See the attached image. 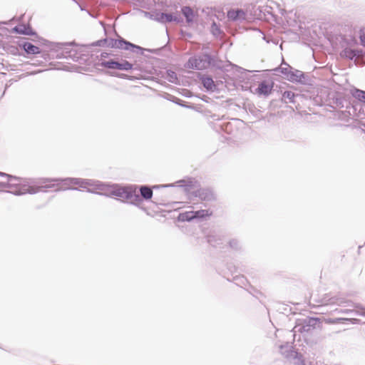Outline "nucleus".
<instances>
[{
    "mask_svg": "<svg viewBox=\"0 0 365 365\" xmlns=\"http://www.w3.org/2000/svg\"><path fill=\"white\" fill-rule=\"evenodd\" d=\"M110 45H111V47H113V48H123L124 45H130V44L124 41H122V40H112Z\"/></svg>",
    "mask_w": 365,
    "mask_h": 365,
    "instance_id": "15",
    "label": "nucleus"
},
{
    "mask_svg": "<svg viewBox=\"0 0 365 365\" xmlns=\"http://www.w3.org/2000/svg\"><path fill=\"white\" fill-rule=\"evenodd\" d=\"M227 17L231 20H237L238 19L245 18V13L242 10H230L227 12Z\"/></svg>",
    "mask_w": 365,
    "mask_h": 365,
    "instance_id": "9",
    "label": "nucleus"
},
{
    "mask_svg": "<svg viewBox=\"0 0 365 365\" xmlns=\"http://www.w3.org/2000/svg\"><path fill=\"white\" fill-rule=\"evenodd\" d=\"M178 218L182 222L191 221L196 218V215H195V211H186L180 213Z\"/></svg>",
    "mask_w": 365,
    "mask_h": 365,
    "instance_id": "8",
    "label": "nucleus"
},
{
    "mask_svg": "<svg viewBox=\"0 0 365 365\" xmlns=\"http://www.w3.org/2000/svg\"><path fill=\"white\" fill-rule=\"evenodd\" d=\"M59 185H61V179L41 178L37 182L36 185H31L26 182L22 183L21 192L22 194L36 193L42 188H51Z\"/></svg>",
    "mask_w": 365,
    "mask_h": 365,
    "instance_id": "1",
    "label": "nucleus"
},
{
    "mask_svg": "<svg viewBox=\"0 0 365 365\" xmlns=\"http://www.w3.org/2000/svg\"><path fill=\"white\" fill-rule=\"evenodd\" d=\"M287 96H290V93L289 92L287 93Z\"/></svg>",
    "mask_w": 365,
    "mask_h": 365,
    "instance_id": "21",
    "label": "nucleus"
},
{
    "mask_svg": "<svg viewBox=\"0 0 365 365\" xmlns=\"http://www.w3.org/2000/svg\"><path fill=\"white\" fill-rule=\"evenodd\" d=\"M196 196L202 201H209L214 198L212 190L207 188L200 189L196 191Z\"/></svg>",
    "mask_w": 365,
    "mask_h": 365,
    "instance_id": "6",
    "label": "nucleus"
},
{
    "mask_svg": "<svg viewBox=\"0 0 365 365\" xmlns=\"http://www.w3.org/2000/svg\"><path fill=\"white\" fill-rule=\"evenodd\" d=\"M140 195L145 200H150L152 198L153 196V190L147 187V186H142L140 189Z\"/></svg>",
    "mask_w": 365,
    "mask_h": 365,
    "instance_id": "11",
    "label": "nucleus"
},
{
    "mask_svg": "<svg viewBox=\"0 0 365 365\" xmlns=\"http://www.w3.org/2000/svg\"><path fill=\"white\" fill-rule=\"evenodd\" d=\"M343 56L346 58H349L350 59H352L354 57H355L356 56V53L355 51H354L352 49L346 48L343 51Z\"/></svg>",
    "mask_w": 365,
    "mask_h": 365,
    "instance_id": "17",
    "label": "nucleus"
},
{
    "mask_svg": "<svg viewBox=\"0 0 365 365\" xmlns=\"http://www.w3.org/2000/svg\"><path fill=\"white\" fill-rule=\"evenodd\" d=\"M272 84L267 83L266 82L261 83L257 89V92L258 94L268 96L271 93L272 90Z\"/></svg>",
    "mask_w": 365,
    "mask_h": 365,
    "instance_id": "7",
    "label": "nucleus"
},
{
    "mask_svg": "<svg viewBox=\"0 0 365 365\" xmlns=\"http://www.w3.org/2000/svg\"><path fill=\"white\" fill-rule=\"evenodd\" d=\"M210 64V58L208 56L204 55L200 57L190 58L187 63V68L191 69L203 70Z\"/></svg>",
    "mask_w": 365,
    "mask_h": 365,
    "instance_id": "3",
    "label": "nucleus"
},
{
    "mask_svg": "<svg viewBox=\"0 0 365 365\" xmlns=\"http://www.w3.org/2000/svg\"><path fill=\"white\" fill-rule=\"evenodd\" d=\"M158 20L163 23L171 22L175 21L176 18L172 14L162 13L158 17Z\"/></svg>",
    "mask_w": 365,
    "mask_h": 365,
    "instance_id": "12",
    "label": "nucleus"
},
{
    "mask_svg": "<svg viewBox=\"0 0 365 365\" xmlns=\"http://www.w3.org/2000/svg\"><path fill=\"white\" fill-rule=\"evenodd\" d=\"M109 192L112 196L119 197L123 200L135 202L139 200V196L135 194V190L132 187H122L119 185L111 186Z\"/></svg>",
    "mask_w": 365,
    "mask_h": 365,
    "instance_id": "2",
    "label": "nucleus"
},
{
    "mask_svg": "<svg viewBox=\"0 0 365 365\" xmlns=\"http://www.w3.org/2000/svg\"><path fill=\"white\" fill-rule=\"evenodd\" d=\"M101 66L107 68L125 71L130 70L133 67L132 64L127 61H123L120 63L114 61H103L101 63Z\"/></svg>",
    "mask_w": 365,
    "mask_h": 365,
    "instance_id": "4",
    "label": "nucleus"
},
{
    "mask_svg": "<svg viewBox=\"0 0 365 365\" xmlns=\"http://www.w3.org/2000/svg\"><path fill=\"white\" fill-rule=\"evenodd\" d=\"M23 47L27 53L37 54V53H40V48L38 46H34L29 42L24 43V44L23 45Z\"/></svg>",
    "mask_w": 365,
    "mask_h": 365,
    "instance_id": "10",
    "label": "nucleus"
},
{
    "mask_svg": "<svg viewBox=\"0 0 365 365\" xmlns=\"http://www.w3.org/2000/svg\"><path fill=\"white\" fill-rule=\"evenodd\" d=\"M360 40H361V43L362 45L365 46V33L363 32L361 35H360Z\"/></svg>",
    "mask_w": 365,
    "mask_h": 365,
    "instance_id": "19",
    "label": "nucleus"
},
{
    "mask_svg": "<svg viewBox=\"0 0 365 365\" xmlns=\"http://www.w3.org/2000/svg\"><path fill=\"white\" fill-rule=\"evenodd\" d=\"M202 83L205 88L210 90L212 89V88L215 86L212 79L210 78H203Z\"/></svg>",
    "mask_w": 365,
    "mask_h": 365,
    "instance_id": "16",
    "label": "nucleus"
},
{
    "mask_svg": "<svg viewBox=\"0 0 365 365\" xmlns=\"http://www.w3.org/2000/svg\"><path fill=\"white\" fill-rule=\"evenodd\" d=\"M15 31L17 32V33H20V34H26V32H25L24 31H23V29H21V26H16L15 27Z\"/></svg>",
    "mask_w": 365,
    "mask_h": 365,
    "instance_id": "20",
    "label": "nucleus"
},
{
    "mask_svg": "<svg viewBox=\"0 0 365 365\" xmlns=\"http://www.w3.org/2000/svg\"><path fill=\"white\" fill-rule=\"evenodd\" d=\"M61 184L66 186L70 189H76L77 187H85L86 183L80 178H66L61 179Z\"/></svg>",
    "mask_w": 365,
    "mask_h": 365,
    "instance_id": "5",
    "label": "nucleus"
},
{
    "mask_svg": "<svg viewBox=\"0 0 365 365\" xmlns=\"http://www.w3.org/2000/svg\"><path fill=\"white\" fill-rule=\"evenodd\" d=\"M182 14L187 19V22H190L193 21L195 14L193 11L190 7H185L182 9Z\"/></svg>",
    "mask_w": 365,
    "mask_h": 365,
    "instance_id": "13",
    "label": "nucleus"
},
{
    "mask_svg": "<svg viewBox=\"0 0 365 365\" xmlns=\"http://www.w3.org/2000/svg\"><path fill=\"white\" fill-rule=\"evenodd\" d=\"M212 215V212L210 210H200L195 211V215H196V218H205L211 216Z\"/></svg>",
    "mask_w": 365,
    "mask_h": 365,
    "instance_id": "14",
    "label": "nucleus"
},
{
    "mask_svg": "<svg viewBox=\"0 0 365 365\" xmlns=\"http://www.w3.org/2000/svg\"><path fill=\"white\" fill-rule=\"evenodd\" d=\"M353 95L356 98L365 103V91L356 90Z\"/></svg>",
    "mask_w": 365,
    "mask_h": 365,
    "instance_id": "18",
    "label": "nucleus"
}]
</instances>
